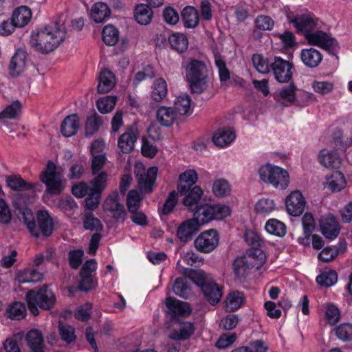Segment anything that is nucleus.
Wrapping results in <instances>:
<instances>
[{
    "mask_svg": "<svg viewBox=\"0 0 352 352\" xmlns=\"http://www.w3.org/2000/svg\"><path fill=\"white\" fill-rule=\"evenodd\" d=\"M231 214L230 208L221 204H205L197 207L193 218L182 223L177 229V236L184 242L189 241L200 227L214 220H222Z\"/></svg>",
    "mask_w": 352,
    "mask_h": 352,
    "instance_id": "obj_1",
    "label": "nucleus"
},
{
    "mask_svg": "<svg viewBox=\"0 0 352 352\" xmlns=\"http://www.w3.org/2000/svg\"><path fill=\"white\" fill-rule=\"evenodd\" d=\"M66 29L61 21H54L32 32L30 43L37 52L47 54L56 49L66 38Z\"/></svg>",
    "mask_w": 352,
    "mask_h": 352,
    "instance_id": "obj_2",
    "label": "nucleus"
},
{
    "mask_svg": "<svg viewBox=\"0 0 352 352\" xmlns=\"http://www.w3.org/2000/svg\"><path fill=\"white\" fill-rule=\"evenodd\" d=\"M185 80L190 90L200 94L206 91L211 85L208 70L206 64L200 60H191L183 65Z\"/></svg>",
    "mask_w": 352,
    "mask_h": 352,
    "instance_id": "obj_3",
    "label": "nucleus"
},
{
    "mask_svg": "<svg viewBox=\"0 0 352 352\" xmlns=\"http://www.w3.org/2000/svg\"><path fill=\"white\" fill-rule=\"evenodd\" d=\"M23 221L33 236L38 237L41 234L49 236L52 234L54 223L49 212L45 210L36 213V222L34 220L31 210L24 208L22 212Z\"/></svg>",
    "mask_w": 352,
    "mask_h": 352,
    "instance_id": "obj_4",
    "label": "nucleus"
},
{
    "mask_svg": "<svg viewBox=\"0 0 352 352\" xmlns=\"http://www.w3.org/2000/svg\"><path fill=\"white\" fill-rule=\"evenodd\" d=\"M258 175L263 182L271 184L275 188L285 190L289 184V175L287 170L270 163L260 167Z\"/></svg>",
    "mask_w": 352,
    "mask_h": 352,
    "instance_id": "obj_5",
    "label": "nucleus"
},
{
    "mask_svg": "<svg viewBox=\"0 0 352 352\" xmlns=\"http://www.w3.org/2000/svg\"><path fill=\"white\" fill-rule=\"evenodd\" d=\"M26 302L30 312L36 316L38 308L50 309L55 303V296L47 287H42L37 290H30L25 296Z\"/></svg>",
    "mask_w": 352,
    "mask_h": 352,
    "instance_id": "obj_6",
    "label": "nucleus"
},
{
    "mask_svg": "<svg viewBox=\"0 0 352 352\" xmlns=\"http://www.w3.org/2000/svg\"><path fill=\"white\" fill-rule=\"evenodd\" d=\"M63 171L54 162L49 161L41 175V182L45 184L47 191L51 195L60 194L65 187L63 179Z\"/></svg>",
    "mask_w": 352,
    "mask_h": 352,
    "instance_id": "obj_7",
    "label": "nucleus"
},
{
    "mask_svg": "<svg viewBox=\"0 0 352 352\" xmlns=\"http://www.w3.org/2000/svg\"><path fill=\"white\" fill-rule=\"evenodd\" d=\"M325 30L326 25L324 24V28H316L307 36L305 40L310 45L319 47L329 53L334 54L339 50V44Z\"/></svg>",
    "mask_w": 352,
    "mask_h": 352,
    "instance_id": "obj_8",
    "label": "nucleus"
},
{
    "mask_svg": "<svg viewBox=\"0 0 352 352\" xmlns=\"http://www.w3.org/2000/svg\"><path fill=\"white\" fill-rule=\"evenodd\" d=\"M219 243V235L214 229H210L200 233L194 241V245L200 252L208 254L214 251Z\"/></svg>",
    "mask_w": 352,
    "mask_h": 352,
    "instance_id": "obj_9",
    "label": "nucleus"
},
{
    "mask_svg": "<svg viewBox=\"0 0 352 352\" xmlns=\"http://www.w3.org/2000/svg\"><path fill=\"white\" fill-rule=\"evenodd\" d=\"M289 21L305 38L316 28L324 27V23L322 21L310 14L295 16L289 19Z\"/></svg>",
    "mask_w": 352,
    "mask_h": 352,
    "instance_id": "obj_10",
    "label": "nucleus"
},
{
    "mask_svg": "<svg viewBox=\"0 0 352 352\" xmlns=\"http://www.w3.org/2000/svg\"><path fill=\"white\" fill-rule=\"evenodd\" d=\"M285 204L287 214L296 217L304 212L307 201L302 193L300 190H296L286 197Z\"/></svg>",
    "mask_w": 352,
    "mask_h": 352,
    "instance_id": "obj_11",
    "label": "nucleus"
},
{
    "mask_svg": "<svg viewBox=\"0 0 352 352\" xmlns=\"http://www.w3.org/2000/svg\"><path fill=\"white\" fill-rule=\"evenodd\" d=\"M319 227L322 234L330 241L338 236L341 229L338 220L331 214H324L320 217Z\"/></svg>",
    "mask_w": 352,
    "mask_h": 352,
    "instance_id": "obj_12",
    "label": "nucleus"
},
{
    "mask_svg": "<svg viewBox=\"0 0 352 352\" xmlns=\"http://www.w3.org/2000/svg\"><path fill=\"white\" fill-rule=\"evenodd\" d=\"M293 66L289 61L276 56L272 63V70L276 81L280 83L288 82L292 77Z\"/></svg>",
    "mask_w": 352,
    "mask_h": 352,
    "instance_id": "obj_13",
    "label": "nucleus"
},
{
    "mask_svg": "<svg viewBox=\"0 0 352 352\" xmlns=\"http://www.w3.org/2000/svg\"><path fill=\"white\" fill-rule=\"evenodd\" d=\"M104 210L115 219H124L126 214L124 206L119 201V195L117 191L111 193L105 199L103 204Z\"/></svg>",
    "mask_w": 352,
    "mask_h": 352,
    "instance_id": "obj_14",
    "label": "nucleus"
},
{
    "mask_svg": "<svg viewBox=\"0 0 352 352\" xmlns=\"http://www.w3.org/2000/svg\"><path fill=\"white\" fill-rule=\"evenodd\" d=\"M157 173V167L152 166L143 174H137L138 187L142 192L151 193L153 190Z\"/></svg>",
    "mask_w": 352,
    "mask_h": 352,
    "instance_id": "obj_15",
    "label": "nucleus"
},
{
    "mask_svg": "<svg viewBox=\"0 0 352 352\" xmlns=\"http://www.w3.org/2000/svg\"><path fill=\"white\" fill-rule=\"evenodd\" d=\"M26 68V52L22 49H18L12 56L9 65L10 74L14 77L19 76L25 71Z\"/></svg>",
    "mask_w": 352,
    "mask_h": 352,
    "instance_id": "obj_16",
    "label": "nucleus"
},
{
    "mask_svg": "<svg viewBox=\"0 0 352 352\" xmlns=\"http://www.w3.org/2000/svg\"><path fill=\"white\" fill-rule=\"evenodd\" d=\"M236 139V133L231 127L218 129L213 134L212 140L215 146L226 148L230 146Z\"/></svg>",
    "mask_w": 352,
    "mask_h": 352,
    "instance_id": "obj_17",
    "label": "nucleus"
},
{
    "mask_svg": "<svg viewBox=\"0 0 352 352\" xmlns=\"http://www.w3.org/2000/svg\"><path fill=\"white\" fill-rule=\"evenodd\" d=\"M80 127V118L77 114H71L65 118L60 124V132L66 138L77 134Z\"/></svg>",
    "mask_w": 352,
    "mask_h": 352,
    "instance_id": "obj_18",
    "label": "nucleus"
},
{
    "mask_svg": "<svg viewBox=\"0 0 352 352\" xmlns=\"http://www.w3.org/2000/svg\"><path fill=\"white\" fill-rule=\"evenodd\" d=\"M166 312L173 316H186L191 312L189 305L187 302L168 297L166 300Z\"/></svg>",
    "mask_w": 352,
    "mask_h": 352,
    "instance_id": "obj_19",
    "label": "nucleus"
},
{
    "mask_svg": "<svg viewBox=\"0 0 352 352\" xmlns=\"http://www.w3.org/2000/svg\"><path fill=\"white\" fill-rule=\"evenodd\" d=\"M111 11L108 5L103 2L95 3L89 12V16L96 23L105 22L111 15Z\"/></svg>",
    "mask_w": 352,
    "mask_h": 352,
    "instance_id": "obj_20",
    "label": "nucleus"
},
{
    "mask_svg": "<svg viewBox=\"0 0 352 352\" xmlns=\"http://www.w3.org/2000/svg\"><path fill=\"white\" fill-rule=\"evenodd\" d=\"M346 184L344 175L340 171H336L326 177L324 187L332 192H338L344 189Z\"/></svg>",
    "mask_w": 352,
    "mask_h": 352,
    "instance_id": "obj_21",
    "label": "nucleus"
},
{
    "mask_svg": "<svg viewBox=\"0 0 352 352\" xmlns=\"http://www.w3.org/2000/svg\"><path fill=\"white\" fill-rule=\"evenodd\" d=\"M300 58L306 67L315 68L322 62V55L319 50L309 47L301 50Z\"/></svg>",
    "mask_w": 352,
    "mask_h": 352,
    "instance_id": "obj_22",
    "label": "nucleus"
},
{
    "mask_svg": "<svg viewBox=\"0 0 352 352\" xmlns=\"http://www.w3.org/2000/svg\"><path fill=\"white\" fill-rule=\"evenodd\" d=\"M133 17L138 24L147 25L153 19V11L148 5L140 3L135 7Z\"/></svg>",
    "mask_w": 352,
    "mask_h": 352,
    "instance_id": "obj_23",
    "label": "nucleus"
},
{
    "mask_svg": "<svg viewBox=\"0 0 352 352\" xmlns=\"http://www.w3.org/2000/svg\"><path fill=\"white\" fill-rule=\"evenodd\" d=\"M297 87L292 82L289 85L282 87L278 93L274 94L276 102L282 104H292L296 100Z\"/></svg>",
    "mask_w": 352,
    "mask_h": 352,
    "instance_id": "obj_24",
    "label": "nucleus"
},
{
    "mask_svg": "<svg viewBox=\"0 0 352 352\" xmlns=\"http://www.w3.org/2000/svg\"><path fill=\"white\" fill-rule=\"evenodd\" d=\"M25 341L32 352H44V338L42 333L38 329H31L25 335Z\"/></svg>",
    "mask_w": 352,
    "mask_h": 352,
    "instance_id": "obj_25",
    "label": "nucleus"
},
{
    "mask_svg": "<svg viewBox=\"0 0 352 352\" xmlns=\"http://www.w3.org/2000/svg\"><path fill=\"white\" fill-rule=\"evenodd\" d=\"M137 137L136 131L133 129H129L122 133L118 140V146L122 152L124 153H130L134 148Z\"/></svg>",
    "mask_w": 352,
    "mask_h": 352,
    "instance_id": "obj_26",
    "label": "nucleus"
},
{
    "mask_svg": "<svg viewBox=\"0 0 352 352\" xmlns=\"http://www.w3.org/2000/svg\"><path fill=\"white\" fill-rule=\"evenodd\" d=\"M320 163L326 168H337L341 164V160L337 152L322 149L318 155Z\"/></svg>",
    "mask_w": 352,
    "mask_h": 352,
    "instance_id": "obj_27",
    "label": "nucleus"
},
{
    "mask_svg": "<svg viewBox=\"0 0 352 352\" xmlns=\"http://www.w3.org/2000/svg\"><path fill=\"white\" fill-rule=\"evenodd\" d=\"M174 110L177 116H189L192 113V99L187 94L178 96L174 100Z\"/></svg>",
    "mask_w": 352,
    "mask_h": 352,
    "instance_id": "obj_28",
    "label": "nucleus"
},
{
    "mask_svg": "<svg viewBox=\"0 0 352 352\" xmlns=\"http://www.w3.org/2000/svg\"><path fill=\"white\" fill-rule=\"evenodd\" d=\"M198 179V175L193 169H188L179 176L177 190L179 193L186 192L188 188L196 184Z\"/></svg>",
    "mask_w": 352,
    "mask_h": 352,
    "instance_id": "obj_29",
    "label": "nucleus"
},
{
    "mask_svg": "<svg viewBox=\"0 0 352 352\" xmlns=\"http://www.w3.org/2000/svg\"><path fill=\"white\" fill-rule=\"evenodd\" d=\"M203 190L198 186H195L192 188H188L187 191L184 193H179L182 196H184L183 204L185 206L188 207L190 210L195 206L196 210L197 204L203 195Z\"/></svg>",
    "mask_w": 352,
    "mask_h": 352,
    "instance_id": "obj_30",
    "label": "nucleus"
},
{
    "mask_svg": "<svg viewBox=\"0 0 352 352\" xmlns=\"http://www.w3.org/2000/svg\"><path fill=\"white\" fill-rule=\"evenodd\" d=\"M21 111V104L19 100H15L7 105L0 112V124L6 125L8 120L17 119Z\"/></svg>",
    "mask_w": 352,
    "mask_h": 352,
    "instance_id": "obj_31",
    "label": "nucleus"
},
{
    "mask_svg": "<svg viewBox=\"0 0 352 352\" xmlns=\"http://www.w3.org/2000/svg\"><path fill=\"white\" fill-rule=\"evenodd\" d=\"M323 318L326 323L331 326L336 325L340 319V311L338 307L331 303H324L321 306Z\"/></svg>",
    "mask_w": 352,
    "mask_h": 352,
    "instance_id": "obj_32",
    "label": "nucleus"
},
{
    "mask_svg": "<svg viewBox=\"0 0 352 352\" xmlns=\"http://www.w3.org/2000/svg\"><path fill=\"white\" fill-rule=\"evenodd\" d=\"M32 19V11L26 6L16 8L12 14L11 20L17 28H23L28 24Z\"/></svg>",
    "mask_w": 352,
    "mask_h": 352,
    "instance_id": "obj_33",
    "label": "nucleus"
},
{
    "mask_svg": "<svg viewBox=\"0 0 352 352\" xmlns=\"http://www.w3.org/2000/svg\"><path fill=\"white\" fill-rule=\"evenodd\" d=\"M116 85L115 75L108 69L102 70L99 76L98 91L101 94L110 91Z\"/></svg>",
    "mask_w": 352,
    "mask_h": 352,
    "instance_id": "obj_34",
    "label": "nucleus"
},
{
    "mask_svg": "<svg viewBox=\"0 0 352 352\" xmlns=\"http://www.w3.org/2000/svg\"><path fill=\"white\" fill-rule=\"evenodd\" d=\"M252 268L260 269L266 261L265 253L259 248H251L246 251L245 254Z\"/></svg>",
    "mask_w": 352,
    "mask_h": 352,
    "instance_id": "obj_35",
    "label": "nucleus"
},
{
    "mask_svg": "<svg viewBox=\"0 0 352 352\" xmlns=\"http://www.w3.org/2000/svg\"><path fill=\"white\" fill-rule=\"evenodd\" d=\"M156 116L162 126H170L176 120L177 114L171 107L162 106L157 109Z\"/></svg>",
    "mask_w": 352,
    "mask_h": 352,
    "instance_id": "obj_36",
    "label": "nucleus"
},
{
    "mask_svg": "<svg viewBox=\"0 0 352 352\" xmlns=\"http://www.w3.org/2000/svg\"><path fill=\"white\" fill-rule=\"evenodd\" d=\"M201 291L208 300L212 304H216L222 297V288L214 282L209 281L204 285Z\"/></svg>",
    "mask_w": 352,
    "mask_h": 352,
    "instance_id": "obj_37",
    "label": "nucleus"
},
{
    "mask_svg": "<svg viewBox=\"0 0 352 352\" xmlns=\"http://www.w3.org/2000/svg\"><path fill=\"white\" fill-rule=\"evenodd\" d=\"M264 228L269 234L278 237H283L287 233L285 223L275 218L269 219L265 222Z\"/></svg>",
    "mask_w": 352,
    "mask_h": 352,
    "instance_id": "obj_38",
    "label": "nucleus"
},
{
    "mask_svg": "<svg viewBox=\"0 0 352 352\" xmlns=\"http://www.w3.org/2000/svg\"><path fill=\"white\" fill-rule=\"evenodd\" d=\"M254 210L258 214L268 216L277 210V206L274 199L263 197L257 201Z\"/></svg>",
    "mask_w": 352,
    "mask_h": 352,
    "instance_id": "obj_39",
    "label": "nucleus"
},
{
    "mask_svg": "<svg viewBox=\"0 0 352 352\" xmlns=\"http://www.w3.org/2000/svg\"><path fill=\"white\" fill-rule=\"evenodd\" d=\"M43 275L35 269L26 268L19 271L16 274V279L19 283H35L43 279Z\"/></svg>",
    "mask_w": 352,
    "mask_h": 352,
    "instance_id": "obj_40",
    "label": "nucleus"
},
{
    "mask_svg": "<svg viewBox=\"0 0 352 352\" xmlns=\"http://www.w3.org/2000/svg\"><path fill=\"white\" fill-rule=\"evenodd\" d=\"M168 41L171 47L178 52H184L188 49V40L183 33H172L168 36Z\"/></svg>",
    "mask_w": 352,
    "mask_h": 352,
    "instance_id": "obj_41",
    "label": "nucleus"
},
{
    "mask_svg": "<svg viewBox=\"0 0 352 352\" xmlns=\"http://www.w3.org/2000/svg\"><path fill=\"white\" fill-rule=\"evenodd\" d=\"M232 267L234 274L239 278L248 276L252 269L245 255L236 258Z\"/></svg>",
    "mask_w": 352,
    "mask_h": 352,
    "instance_id": "obj_42",
    "label": "nucleus"
},
{
    "mask_svg": "<svg viewBox=\"0 0 352 352\" xmlns=\"http://www.w3.org/2000/svg\"><path fill=\"white\" fill-rule=\"evenodd\" d=\"M346 245L344 243H340L333 246H328L324 248L318 254V259L324 262H329L334 259L339 254L344 252Z\"/></svg>",
    "mask_w": 352,
    "mask_h": 352,
    "instance_id": "obj_43",
    "label": "nucleus"
},
{
    "mask_svg": "<svg viewBox=\"0 0 352 352\" xmlns=\"http://www.w3.org/2000/svg\"><path fill=\"white\" fill-rule=\"evenodd\" d=\"M168 87L166 80L162 78L156 79L152 85L151 96L156 102L163 100L167 95Z\"/></svg>",
    "mask_w": 352,
    "mask_h": 352,
    "instance_id": "obj_44",
    "label": "nucleus"
},
{
    "mask_svg": "<svg viewBox=\"0 0 352 352\" xmlns=\"http://www.w3.org/2000/svg\"><path fill=\"white\" fill-rule=\"evenodd\" d=\"M182 17L184 25L186 28H194L199 23L198 12L194 7L187 6L184 8L182 12Z\"/></svg>",
    "mask_w": 352,
    "mask_h": 352,
    "instance_id": "obj_45",
    "label": "nucleus"
},
{
    "mask_svg": "<svg viewBox=\"0 0 352 352\" xmlns=\"http://www.w3.org/2000/svg\"><path fill=\"white\" fill-rule=\"evenodd\" d=\"M195 328L190 322H182L178 329H174L169 338L174 340H184L188 338L194 332Z\"/></svg>",
    "mask_w": 352,
    "mask_h": 352,
    "instance_id": "obj_46",
    "label": "nucleus"
},
{
    "mask_svg": "<svg viewBox=\"0 0 352 352\" xmlns=\"http://www.w3.org/2000/svg\"><path fill=\"white\" fill-rule=\"evenodd\" d=\"M6 184L12 190L23 191L34 188V184L25 181L21 176L12 175L6 177Z\"/></svg>",
    "mask_w": 352,
    "mask_h": 352,
    "instance_id": "obj_47",
    "label": "nucleus"
},
{
    "mask_svg": "<svg viewBox=\"0 0 352 352\" xmlns=\"http://www.w3.org/2000/svg\"><path fill=\"white\" fill-rule=\"evenodd\" d=\"M212 190L217 197H224L231 192V186L228 180L223 178H219L214 181Z\"/></svg>",
    "mask_w": 352,
    "mask_h": 352,
    "instance_id": "obj_48",
    "label": "nucleus"
},
{
    "mask_svg": "<svg viewBox=\"0 0 352 352\" xmlns=\"http://www.w3.org/2000/svg\"><path fill=\"white\" fill-rule=\"evenodd\" d=\"M243 302L244 296L243 293L239 291H234L230 292L227 296L225 306L227 310L233 311L239 309Z\"/></svg>",
    "mask_w": 352,
    "mask_h": 352,
    "instance_id": "obj_49",
    "label": "nucleus"
},
{
    "mask_svg": "<svg viewBox=\"0 0 352 352\" xmlns=\"http://www.w3.org/2000/svg\"><path fill=\"white\" fill-rule=\"evenodd\" d=\"M120 33L118 30L112 25H107L102 32L104 43L109 46L115 45L119 40Z\"/></svg>",
    "mask_w": 352,
    "mask_h": 352,
    "instance_id": "obj_50",
    "label": "nucleus"
},
{
    "mask_svg": "<svg viewBox=\"0 0 352 352\" xmlns=\"http://www.w3.org/2000/svg\"><path fill=\"white\" fill-rule=\"evenodd\" d=\"M256 70L263 74H268L272 69V63L262 54H255L252 58Z\"/></svg>",
    "mask_w": 352,
    "mask_h": 352,
    "instance_id": "obj_51",
    "label": "nucleus"
},
{
    "mask_svg": "<svg viewBox=\"0 0 352 352\" xmlns=\"http://www.w3.org/2000/svg\"><path fill=\"white\" fill-rule=\"evenodd\" d=\"M208 277L209 276L201 270H190L186 274L188 280L199 287L201 289L210 281Z\"/></svg>",
    "mask_w": 352,
    "mask_h": 352,
    "instance_id": "obj_52",
    "label": "nucleus"
},
{
    "mask_svg": "<svg viewBox=\"0 0 352 352\" xmlns=\"http://www.w3.org/2000/svg\"><path fill=\"white\" fill-rule=\"evenodd\" d=\"M188 278H177L173 285V292L177 295L184 298H187L192 294L191 288L187 285Z\"/></svg>",
    "mask_w": 352,
    "mask_h": 352,
    "instance_id": "obj_53",
    "label": "nucleus"
},
{
    "mask_svg": "<svg viewBox=\"0 0 352 352\" xmlns=\"http://www.w3.org/2000/svg\"><path fill=\"white\" fill-rule=\"evenodd\" d=\"M6 314L11 320H21L26 315L25 305L21 302H15L8 307Z\"/></svg>",
    "mask_w": 352,
    "mask_h": 352,
    "instance_id": "obj_54",
    "label": "nucleus"
},
{
    "mask_svg": "<svg viewBox=\"0 0 352 352\" xmlns=\"http://www.w3.org/2000/svg\"><path fill=\"white\" fill-rule=\"evenodd\" d=\"M116 102L117 98L115 96H106L96 101V107L101 113L105 114L113 109Z\"/></svg>",
    "mask_w": 352,
    "mask_h": 352,
    "instance_id": "obj_55",
    "label": "nucleus"
},
{
    "mask_svg": "<svg viewBox=\"0 0 352 352\" xmlns=\"http://www.w3.org/2000/svg\"><path fill=\"white\" fill-rule=\"evenodd\" d=\"M335 85L333 82L323 80H314L311 82L313 90L320 95H327L331 94L334 89Z\"/></svg>",
    "mask_w": 352,
    "mask_h": 352,
    "instance_id": "obj_56",
    "label": "nucleus"
},
{
    "mask_svg": "<svg viewBox=\"0 0 352 352\" xmlns=\"http://www.w3.org/2000/svg\"><path fill=\"white\" fill-rule=\"evenodd\" d=\"M143 196L136 190H130L126 197V205L129 212H136L140 206Z\"/></svg>",
    "mask_w": 352,
    "mask_h": 352,
    "instance_id": "obj_57",
    "label": "nucleus"
},
{
    "mask_svg": "<svg viewBox=\"0 0 352 352\" xmlns=\"http://www.w3.org/2000/svg\"><path fill=\"white\" fill-rule=\"evenodd\" d=\"M338 276L335 271L327 270L321 273L316 278L317 283L323 287H329L336 283Z\"/></svg>",
    "mask_w": 352,
    "mask_h": 352,
    "instance_id": "obj_58",
    "label": "nucleus"
},
{
    "mask_svg": "<svg viewBox=\"0 0 352 352\" xmlns=\"http://www.w3.org/2000/svg\"><path fill=\"white\" fill-rule=\"evenodd\" d=\"M95 175V177L91 181L92 187L90 190L101 194L107 187L108 175L104 171L98 173Z\"/></svg>",
    "mask_w": 352,
    "mask_h": 352,
    "instance_id": "obj_59",
    "label": "nucleus"
},
{
    "mask_svg": "<svg viewBox=\"0 0 352 352\" xmlns=\"http://www.w3.org/2000/svg\"><path fill=\"white\" fill-rule=\"evenodd\" d=\"M215 65L218 69L220 81L226 82L230 78V72L222 56L218 53L214 55Z\"/></svg>",
    "mask_w": 352,
    "mask_h": 352,
    "instance_id": "obj_60",
    "label": "nucleus"
},
{
    "mask_svg": "<svg viewBox=\"0 0 352 352\" xmlns=\"http://www.w3.org/2000/svg\"><path fill=\"white\" fill-rule=\"evenodd\" d=\"M255 28L261 31H271L274 27V21L267 15H258L254 19Z\"/></svg>",
    "mask_w": 352,
    "mask_h": 352,
    "instance_id": "obj_61",
    "label": "nucleus"
},
{
    "mask_svg": "<svg viewBox=\"0 0 352 352\" xmlns=\"http://www.w3.org/2000/svg\"><path fill=\"white\" fill-rule=\"evenodd\" d=\"M102 121L100 118L96 115L87 118L85 123V136L93 135L100 128Z\"/></svg>",
    "mask_w": 352,
    "mask_h": 352,
    "instance_id": "obj_62",
    "label": "nucleus"
},
{
    "mask_svg": "<svg viewBox=\"0 0 352 352\" xmlns=\"http://www.w3.org/2000/svg\"><path fill=\"white\" fill-rule=\"evenodd\" d=\"M58 329L61 339L67 344H70L76 340L74 329L72 326L59 323Z\"/></svg>",
    "mask_w": 352,
    "mask_h": 352,
    "instance_id": "obj_63",
    "label": "nucleus"
},
{
    "mask_svg": "<svg viewBox=\"0 0 352 352\" xmlns=\"http://www.w3.org/2000/svg\"><path fill=\"white\" fill-rule=\"evenodd\" d=\"M336 334L338 339L342 341L352 340V324L342 323L336 329Z\"/></svg>",
    "mask_w": 352,
    "mask_h": 352,
    "instance_id": "obj_64",
    "label": "nucleus"
}]
</instances>
